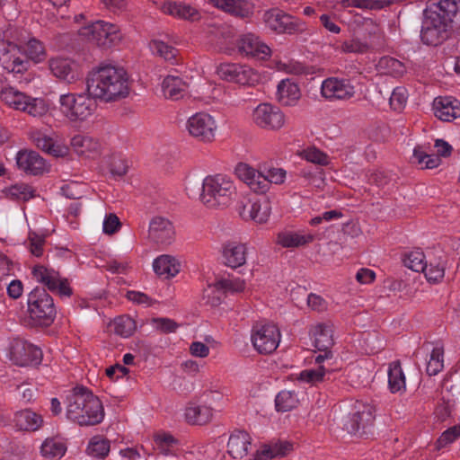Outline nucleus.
<instances>
[{
  "mask_svg": "<svg viewBox=\"0 0 460 460\" xmlns=\"http://www.w3.org/2000/svg\"><path fill=\"white\" fill-rule=\"evenodd\" d=\"M86 91L94 100L114 102L125 99L130 92L127 71L112 65H100L86 77Z\"/></svg>",
  "mask_w": 460,
  "mask_h": 460,
  "instance_id": "obj_1",
  "label": "nucleus"
},
{
  "mask_svg": "<svg viewBox=\"0 0 460 460\" xmlns=\"http://www.w3.org/2000/svg\"><path fill=\"white\" fill-rule=\"evenodd\" d=\"M66 416L82 427L100 424L105 416L101 400L89 389L75 386L66 396Z\"/></svg>",
  "mask_w": 460,
  "mask_h": 460,
  "instance_id": "obj_2",
  "label": "nucleus"
},
{
  "mask_svg": "<svg viewBox=\"0 0 460 460\" xmlns=\"http://www.w3.org/2000/svg\"><path fill=\"white\" fill-rule=\"evenodd\" d=\"M235 194L236 187L230 176L211 174L202 181L200 201L208 208H224L232 203Z\"/></svg>",
  "mask_w": 460,
  "mask_h": 460,
  "instance_id": "obj_3",
  "label": "nucleus"
},
{
  "mask_svg": "<svg viewBox=\"0 0 460 460\" xmlns=\"http://www.w3.org/2000/svg\"><path fill=\"white\" fill-rule=\"evenodd\" d=\"M78 32L87 40L103 49L118 46L123 40V33L119 26L102 20L82 27Z\"/></svg>",
  "mask_w": 460,
  "mask_h": 460,
  "instance_id": "obj_4",
  "label": "nucleus"
},
{
  "mask_svg": "<svg viewBox=\"0 0 460 460\" xmlns=\"http://www.w3.org/2000/svg\"><path fill=\"white\" fill-rule=\"evenodd\" d=\"M93 100L88 93L62 94L58 101L59 110L70 122H82L92 116L95 108Z\"/></svg>",
  "mask_w": 460,
  "mask_h": 460,
  "instance_id": "obj_5",
  "label": "nucleus"
},
{
  "mask_svg": "<svg viewBox=\"0 0 460 460\" xmlns=\"http://www.w3.org/2000/svg\"><path fill=\"white\" fill-rule=\"evenodd\" d=\"M28 310L32 319L45 325L50 324L57 314L53 298L41 288H36L29 294Z\"/></svg>",
  "mask_w": 460,
  "mask_h": 460,
  "instance_id": "obj_6",
  "label": "nucleus"
},
{
  "mask_svg": "<svg viewBox=\"0 0 460 460\" xmlns=\"http://www.w3.org/2000/svg\"><path fill=\"white\" fill-rule=\"evenodd\" d=\"M266 26L279 34H300L306 31V24L302 20L272 8L263 13Z\"/></svg>",
  "mask_w": 460,
  "mask_h": 460,
  "instance_id": "obj_7",
  "label": "nucleus"
},
{
  "mask_svg": "<svg viewBox=\"0 0 460 460\" xmlns=\"http://www.w3.org/2000/svg\"><path fill=\"white\" fill-rule=\"evenodd\" d=\"M34 279L44 285L49 291L60 297H70L73 289L67 279L62 278L58 271L43 265H35L31 270Z\"/></svg>",
  "mask_w": 460,
  "mask_h": 460,
  "instance_id": "obj_8",
  "label": "nucleus"
},
{
  "mask_svg": "<svg viewBox=\"0 0 460 460\" xmlns=\"http://www.w3.org/2000/svg\"><path fill=\"white\" fill-rule=\"evenodd\" d=\"M30 139L43 152L54 157H66L69 155V146L65 140L55 131L48 133L43 129H31Z\"/></svg>",
  "mask_w": 460,
  "mask_h": 460,
  "instance_id": "obj_9",
  "label": "nucleus"
},
{
  "mask_svg": "<svg viewBox=\"0 0 460 460\" xmlns=\"http://www.w3.org/2000/svg\"><path fill=\"white\" fill-rule=\"evenodd\" d=\"M309 333L314 346L323 352L315 357V363L331 361L333 356L331 349L334 345L333 324L331 322L317 323L310 327Z\"/></svg>",
  "mask_w": 460,
  "mask_h": 460,
  "instance_id": "obj_10",
  "label": "nucleus"
},
{
  "mask_svg": "<svg viewBox=\"0 0 460 460\" xmlns=\"http://www.w3.org/2000/svg\"><path fill=\"white\" fill-rule=\"evenodd\" d=\"M280 331L273 323L256 324L251 334L253 348L261 354L273 352L280 342Z\"/></svg>",
  "mask_w": 460,
  "mask_h": 460,
  "instance_id": "obj_11",
  "label": "nucleus"
},
{
  "mask_svg": "<svg viewBox=\"0 0 460 460\" xmlns=\"http://www.w3.org/2000/svg\"><path fill=\"white\" fill-rule=\"evenodd\" d=\"M356 95V87L351 79L330 76L321 84V96L328 102L349 101Z\"/></svg>",
  "mask_w": 460,
  "mask_h": 460,
  "instance_id": "obj_12",
  "label": "nucleus"
},
{
  "mask_svg": "<svg viewBox=\"0 0 460 460\" xmlns=\"http://www.w3.org/2000/svg\"><path fill=\"white\" fill-rule=\"evenodd\" d=\"M252 120L260 128L278 131L285 126L286 115L279 107L264 102L254 108Z\"/></svg>",
  "mask_w": 460,
  "mask_h": 460,
  "instance_id": "obj_13",
  "label": "nucleus"
},
{
  "mask_svg": "<svg viewBox=\"0 0 460 460\" xmlns=\"http://www.w3.org/2000/svg\"><path fill=\"white\" fill-rule=\"evenodd\" d=\"M186 129L192 137L208 143L215 139L217 123L210 114L197 112L187 119Z\"/></svg>",
  "mask_w": 460,
  "mask_h": 460,
  "instance_id": "obj_14",
  "label": "nucleus"
},
{
  "mask_svg": "<svg viewBox=\"0 0 460 460\" xmlns=\"http://www.w3.org/2000/svg\"><path fill=\"white\" fill-rule=\"evenodd\" d=\"M374 420L375 407L369 403L357 402L352 411L344 420L343 426L350 434H360L373 425Z\"/></svg>",
  "mask_w": 460,
  "mask_h": 460,
  "instance_id": "obj_15",
  "label": "nucleus"
},
{
  "mask_svg": "<svg viewBox=\"0 0 460 460\" xmlns=\"http://www.w3.org/2000/svg\"><path fill=\"white\" fill-rule=\"evenodd\" d=\"M220 79L242 85H254L260 81L259 74L246 65L222 63L217 67Z\"/></svg>",
  "mask_w": 460,
  "mask_h": 460,
  "instance_id": "obj_16",
  "label": "nucleus"
},
{
  "mask_svg": "<svg viewBox=\"0 0 460 460\" xmlns=\"http://www.w3.org/2000/svg\"><path fill=\"white\" fill-rule=\"evenodd\" d=\"M2 52V66L8 73L22 75L30 67V61L17 43L7 40L0 47Z\"/></svg>",
  "mask_w": 460,
  "mask_h": 460,
  "instance_id": "obj_17",
  "label": "nucleus"
},
{
  "mask_svg": "<svg viewBox=\"0 0 460 460\" xmlns=\"http://www.w3.org/2000/svg\"><path fill=\"white\" fill-rule=\"evenodd\" d=\"M451 25L425 13L420 31V40L427 46L437 47L450 36Z\"/></svg>",
  "mask_w": 460,
  "mask_h": 460,
  "instance_id": "obj_18",
  "label": "nucleus"
},
{
  "mask_svg": "<svg viewBox=\"0 0 460 460\" xmlns=\"http://www.w3.org/2000/svg\"><path fill=\"white\" fill-rule=\"evenodd\" d=\"M41 356V350L27 341L15 339L10 342L8 358L17 366L26 367L39 364Z\"/></svg>",
  "mask_w": 460,
  "mask_h": 460,
  "instance_id": "obj_19",
  "label": "nucleus"
},
{
  "mask_svg": "<svg viewBox=\"0 0 460 460\" xmlns=\"http://www.w3.org/2000/svg\"><path fill=\"white\" fill-rule=\"evenodd\" d=\"M271 209V202L267 198L248 199L237 208L238 214L243 220H251L256 224L268 222Z\"/></svg>",
  "mask_w": 460,
  "mask_h": 460,
  "instance_id": "obj_20",
  "label": "nucleus"
},
{
  "mask_svg": "<svg viewBox=\"0 0 460 460\" xmlns=\"http://www.w3.org/2000/svg\"><path fill=\"white\" fill-rule=\"evenodd\" d=\"M237 178L245 183L252 191L265 194L269 191V183L264 174L245 163H239L234 168Z\"/></svg>",
  "mask_w": 460,
  "mask_h": 460,
  "instance_id": "obj_21",
  "label": "nucleus"
},
{
  "mask_svg": "<svg viewBox=\"0 0 460 460\" xmlns=\"http://www.w3.org/2000/svg\"><path fill=\"white\" fill-rule=\"evenodd\" d=\"M18 168L30 175H42L49 172V164L37 152L32 150L19 151L16 155Z\"/></svg>",
  "mask_w": 460,
  "mask_h": 460,
  "instance_id": "obj_22",
  "label": "nucleus"
},
{
  "mask_svg": "<svg viewBox=\"0 0 460 460\" xmlns=\"http://www.w3.org/2000/svg\"><path fill=\"white\" fill-rule=\"evenodd\" d=\"M70 146L75 155L86 159H94L102 152L100 141L88 135H75L70 140Z\"/></svg>",
  "mask_w": 460,
  "mask_h": 460,
  "instance_id": "obj_23",
  "label": "nucleus"
},
{
  "mask_svg": "<svg viewBox=\"0 0 460 460\" xmlns=\"http://www.w3.org/2000/svg\"><path fill=\"white\" fill-rule=\"evenodd\" d=\"M240 53L264 59L270 55V49L252 33L241 36L237 41Z\"/></svg>",
  "mask_w": 460,
  "mask_h": 460,
  "instance_id": "obj_24",
  "label": "nucleus"
},
{
  "mask_svg": "<svg viewBox=\"0 0 460 460\" xmlns=\"http://www.w3.org/2000/svg\"><path fill=\"white\" fill-rule=\"evenodd\" d=\"M302 96L299 85L290 79L281 80L277 86L276 99L285 107L297 105Z\"/></svg>",
  "mask_w": 460,
  "mask_h": 460,
  "instance_id": "obj_25",
  "label": "nucleus"
},
{
  "mask_svg": "<svg viewBox=\"0 0 460 460\" xmlns=\"http://www.w3.org/2000/svg\"><path fill=\"white\" fill-rule=\"evenodd\" d=\"M435 116L443 121H452L460 117V102L452 97H438L434 100Z\"/></svg>",
  "mask_w": 460,
  "mask_h": 460,
  "instance_id": "obj_26",
  "label": "nucleus"
},
{
  "mask_svg": "<svg viewBox=\"0 0 460 460\" xmlns=\"http://www.w3.org/2000/svg\"><path fill=\"white\" fill-rule=\"evenodd\" d=\"M174 236V229L172 223L161 217L152 219L149 225V238L161 244H168Z\"/></svg>",
  "mask_w": 460,
  "mask_h": 460,
  "instance_id": "obj_27",
  "label": "nucleus"
},
{
  "mask_svg": "<svg viewBox=\"0 0 460 460\" xmlns=\"http://www.w3.org/2000/svg\"><path fill=\"white\" fill-rule=\"evenodd\" d=\"M222 255L226 266L236 269L245 264L247 247L244 243L228 242L223 246Z\"/></svg>",
  "mask_w": 460,
  "mask_h": 460,
  "instance_id": "obj_28",
  "label": "nucleus"
},
{
  "mask_svg": "<svg viewBox=\"0 0 460 460\" xmlns=\"http://www.w3.org/2000/svg\"><path fill=\"white\" fill-rule=\"evenodd\" d=\"M161 11L164 14L171 15L174 18L192 22L200 18V13L198 9L190 4L181 2L165 1L161 5Z\"/></svg>",
  "mask_w": 460,
  "mask_h": 460,
  "instance_id": "obj_29",
  "label": "nucleus"
},
{
  "mask_svg": "<svg viewBox=\"0 0 460 460\" xmlns=\"http://www.w3.org/2000/svg\"><path fill=\"white\" fill-rule=\"evenodd\" d=\"M457 10L458 5L455 0H440L431 2L425 13L451 25Z\"/></svg>",
  "mask_w": 460,
  "mask_h": 460,
  "instance_id": "obj_30",
  "label": "nucleus"
},
{
  "mask_svg": "<svg viewBox=\"0 0 460 460\" xmlns=\"http://www.w3.org/2000/svg\"><path fill=\"white\" fill-rule=\"evenodd\" d=\"M316 367L305 369L298 374L297 380L311 385H316L329 380V376L333 372L331 361L315 363Z\"/></svg>",
  "mask_w": 460,
  "mask_h": 460,
  "instance_id": "obj_31",
  "label": "nucleus"
},
{
  "mask_svg": "<svg viewBox=\"0 0 460 460\" xmlns=\"http://www.w3.org/2000/svg\"><path fill=\"white\" fill-rule=\"evenodd\" d=\"M49 66L52 75L60 80L72 83L77 78L75 65L69 58H51L49 61Z\"/></svg>",
  "mask_w": 460,
  "mask_h": 460,
  "instance_id": "obj_32",
  "label": "nucleus"
},
{
  "mask_svg": "<svg viewBox=\"0 0 460 460\" xmlns=\"http://www.w3.org/2000/svg\"><path fill=\"white\" fill-rule=\"evenodd\" d=\"M251 437L245 431L234 432L227 443L228 454L234 459H243L251 447Z\"/></svg>",
  "mask_w": 460,
  "mask_h": 460,
  "instance_id": "obj_33",
  "label": "nucleus"
},
{
  "mask_svg": "<svg viewBox=\"0 0 460 460\" xmlns=\"http://www.w3.org/2000/svg\"><path fill=\"white\" fill-rule=\"evenodd\" d=\"M154 271L165 279L175 277L181 270L180 261L173 256L163 254L153 261Z\"/></svg>",
  "mask_w": 460,
  "mask_h": 460,
  "instance_id": "obj_34",
  "label": "nucleus"
},
{
  "mask_svg": "<svg viewBox=\"0 0 460 460\" xmlns=\"http://www.w3.org/2000/svg\"><path fill=\"white\" fill-rule=\"evenodd\" d=\"M388 388L393 394H403L406 391V377L400 360H394L388 365Z\"/></svg>",
  "mask_w": 460,
  "mask_h": 460,
  "instance_id": "obj_35",
  "label": "nucleus"
},
{
  "mask_svg": "<svg viewBox=\"0 0 460 460\" xmlns=\"http://www.w3.org/2000/svg\"><path fill=\"white\" fill-rule=\"evenodd\" d=\"M14 422L20 430L36 431L42 427L43 418L37 412L26 409L15 413Z\"/></svg>",
  "mask_w": 460,
  "mask_h": 460,
  "instance_id": "obj_36",
  "label": "nucleus"
},
{
  "mask_svg": "<svg viewBox=\"0 0 460 460\" xmlns=\"http://www.w3.org/2000/svg\"><path fill=\"white\" fill-rule=\"evenodd\" d=\"M216 7L235 16L248 17L252 13V5L246 0H209Z\"/></svg>",
  "mask_w": 460,
  "mask_h": 460,
  "instance_id": "obj_37",
  "label": "nucleus"
},
{
  "mask_svg": "<svg viewBox=\"0 0 460 460\" xmlns=\"http://www.w3.org/2000/svg\"><path fill=\"white\" fill-rule=\"evenodd\" d=\"M293 449V445L288 441H279L265 445L257 451L253 460H271L288 455Z\"/></svg>",
  "mask_w": 460,
  "mask_h": 460,
  "instance_id": "obj_38",
  "label": "nucleus"
},
{
  "mask_svg": "<svg viewBox=\"0 0 460 460\" xmlns=\"http://www.w3.org/2000/svg\"><path fill=\"white\" fill-rule=\"evenodd\" d=\"M187 87V84L181 78L174 75L166 76L162 84L164 96L172 100L183 97Z\"/></svg>",
  "mask_w": 460,
  "mask_h": 460,
  "instance_id": "obj_39",
  "label": "nucleus"
},
{
  "mask_svg": "<svg viewBox=\"0 0 460 460\" xmlns=\"http://www.w3.org/2000/svg\"><path fill=\"white\" fill-rule=\"evenodd\" d=\"M213 417V409L208 405L190 404L185 410V419L190 424H206Z\"/></svg>",
  "mask_w": 460,
  "mask_h": 460,
  "instance_id": "obj_40",
  "label": "nucleus"
},
{
  "mask_svg": "<svg viewBox=\"0 0 460 460\" xmlns=\"http://www.w3.org/2000/svg\"><path fill=\"white\" fill-rule=\"evenodd\" d=\"M314 236L311 234H303L300 232L285 231L277 236V243L282 247L296 248L311 243Z\"/></svg>",
  "mask_w": 460,
  "mask_h": 460,
  "instance_id": "obj_41",
  "label": "nucleus"
},
{
  "mask_svg": "<svg viewBox=\"0 0 460 460\" xmlns=\"http://www.w3.org/2000/svg\"><path fill=\"white\" fill-rule=\"evenodd\" d=\"M4 193L13 200L28 201L36 196V190L28 183L17 182L6 188Z\"/></svg>",
  "mask_w": 460,
  "mask_h": 460,
  "instance_id": "obj_42",
  "label": "nucleus"
},
{
  "mask_svg": "<svg viewBox=\"0 0 460 460\" xmlns=\"http://www.w3.org/2000/svg\"><path fill=\"white\" fill-rule=\"evenodd\" d=\"M66 452V443L58 438H46L41 447L40 453L46 458H61Z\"/></svg>",
  "mask_w": 460,
  "mask_h": 460,
  "instance_id": "obj_43",
  "label": "nucleus"
},
{
  "mask_svg": "<svg viewBox=\"0 0 460 460\" xmlns=\"http://www.w3.org/2000/svg\"><path fill=\"white\" fill-rule=\"evenodd\" d=\"M27 98L28 95L13 87H4L0 92V100L8 107L20 111Z\"/></svg>",
  "mask_w": 460,
  "mask_h": 460,
  "instance_id": "obj_44",
  "label": "nucleus"
},
{
  "mask_svg": "<svg viewBox=\"0 0 460 460\" xmlns=\"http://www.w3.org/2000/svg\"><path fill=\"white\" fill-rule=\"evenodd\" d=\"M156 449L164 456H177L179 452L178 440L167 433L155 436Z\"/></svg>",
  "mask_w": 460,
  "mask_h": 460,
  "instance_id": "obj_45",
  "label": "nucleus"
},
{
  "mask_svg": "<svg viewBox=\"0 0 460 460\" xmlns=\"http://www.w3.org/2000/svg\"><path fill=\"white\" fill-rule=\"evenodd\" d=\"M444 346L437 343L430 352L426 371L429 376H436L444 368Z\"/></svg>",
  "mask_w": 460,
  "mask_h": 460,
  "instance_id": "obj_46",
  "label": "nucleus"
},
{
  "mask_svg": "<svg viewBox=\"0 0 460 460\" xmlns=\"http://www.w3.org/2000/svg\"><path fill=\"white\" fill-rule=\"evenodd\" d=\"M21 111L34 118H42L49 112V105L44 99L28 96Z\"/></svg>",
  "mask_w": 460,
  "mask_h": 460,
  "instance_id": "obj_47",
  "label": "nucleus"
},
{
  "mask_svg": "<svg viewBox=\"0 0 460 460\" xmlns=\"http://www.w3.org/2000/svg\"><path fill=\"white\" fill-rule=\"evenodd\" d=\"M299 400L294 391H281L275 399V406L278 411H289L297 407Z\"/></svg>",
  "mask_w": 460,
  "mask_h": 460,
  "instance_id": "obj_48",
  "label": "nucleus"
},
{
  "mask_svg": "<svg viewBox=\"0 0 460 460\" xmlns=\"http://www.w3.org/2000/svg\"><path fill=\"white\" fill-rule=\"evenodd\" d=\"M86 452L93 457L102 459L110 452V442L101 436H94L90 439Z\"/></svg>",
  "mask_w": 460,
  "mask_h": 460,
  "instance_id": "obj_49",
  "label": "nucleus"
},
{
  "mask_svg": "<svg viewBox=\"0 0 460 460\" xmlns=\"http://www.w3.org/2000/svg\"><path fill=\"white\" fill-rule=\"evenodd\" d=\"M136 327L135 321L127 315L115 318L111 324L113 332L123 338L131 336L136 331Z\"/></svg>",
  "mask_w": 460,
  "mask_h": 460,
  "instance_id": "obj_50",
  "label": "nucleus"
},
{
  "mask_svg": "<svg viewBox=\"0 0 460 460\" xmlns=\"http://www.w3.org/2000/svg\"><path fill=\"white\" fill-rule=\"evenodd\" d=\"M413 157L422 168L427 169L437 168L441 163L438 155L428 154L423 146H418L414 148Z\"/></svg>",
  "mask_w": 460,
  "mask_h": 460,
  "instance_id": "obj_51",
  "label": "nucleus"
},
{
  "mask_svg": "<svg viewBox=\"0 0 460 460\" xmlns=\"http://www.w3.org/2000/svg\"><path fill=\"white\" fill-rule=\"evenodd\" d=\"M377 66L383 73L395 77L402 75L405 72L404 65L401 61L391 57L381 58L378 61Z\"/></svg>",
  "mask_w": 460,
  "mask_h": 460,
  "instance_id": "obj_52",
  "label": "nucleus"
},
{
  "mask_svg": "<svg viewBox=\"0 0 460 460\" xmlns=\"http://www.w3.org/2000/svg\"><path fill=\"white\" fill-rule=\"evenodd\" d=\"M403 263L405 267L417 272H422L427 268L425 255L419 249L408 252L403 259Z\"/></svg>",
  "mask_w": 460,
  "mask_h": 460,
  "instance_id": "obj_53",
  "label": "nucleus"
},
{
  "mask_svg": "<svg viewBox=\"0 0 460 460\" xmlns=\"http://www.w3.org/2000/svg\"><path fill=\"white\" fill-rule=\"evenodd\" d=\"M149 46L151 51L154 54L164 58L167 61H172L176 58L177 49L163 40H153Z\"/></svg>",
  "mask_w": 460,
  "mask_h": 460,
  "instance_id": "obj_54",
  "label": "nucleus"
},
{
  "mask_svg": "<svg viewBox=\"0 0 460 460\" xmlns=\"http://www.w3.org/2000/svg\"><path fill=\"white\" fill-rule=\"evenodd\" d=\"M24 55L28 60L31 59L36 63H39L45 58L46 53L42 43L33 38L27 42L26 48L24 49Z\"/></svg>",
  "mask_w": 460,
  "mask_h": 460,
  "instance_id": "obj_55",
  "label": "nucleus"
},
{
  "mask_svg": "<svg viewBox=\"0 0 460 460\" xmlns=\"http://www.w3.org/2000/svg\"><path fill=\"white\" fill-rule=\"evenodd\" d=\"M216 288L228 293H239L245 289V281L240 278L223 279L216 283Z\"/></svg>",
  "mask_w": 460,
  "mask_h": 460,
  "instance_id": "obj_56",
  "label": "nucleus"
},
{
  "mask_svg": "<svg viewBox=\"0 0 460 460\" xmlns=\"http://www.w3.org/2000/svg\"><path fill=\"white\" fill-rule=\"evenodd\" d=\"M277 69L290 75H303L306 73V67L300 62L290 60H280L277 63Z\"/></svg>",
  "mask_w": 460,
  "mask_h": 460,
  "instance_id": "obj_57",
  "label": "nucleus"
},
{
  "mask_svg": "<svg viewBox=\"0 0 460 460\" xmlns=\"http://www.w3.org/2000/svg\"><path fill=\"white\" fill-rule=\"evenodd\" d=\"M338 49L343 53H365L368 45L358 38H352L343 41Z\"/></svg>",
  "mask_w": 460,
  "mask_h": 460,
  "instance_id": "obj_58",
  "label": "nucleus"
},
{
  "mask_svg": "<svg viewBox=\"0 0 460 460\" xmlns=\"http://www.w3.org/2000/svg\"><path fill=\"white\" fill-rule=\"evenodd\" d=\"M422 272H424L425 277L429 282H440L445 276V264L440 261L436 263L430 262Z\"/></svg>",
  "mask_w": 460,
  "mask_h": 460,
  "instance_id": "obj_59",
  "label": "nucleus"
},
{
  "mask_svg": "<svg viewBox=\"0 0 460 460\" xmlns=\"http://www.w3.org/2000/svg\"><path fill=\"white\" fill-rule=\"evenodd\" d=\"M303 157L313 164L326 165L329 164V156L315 147H308L303 151Z\"/></svg>",
  "mask_w": 460,
  "mask_h": 460,
  "instance_id": "obj_60",
  "label": "nucleus"
},
{
  "mask_svg": "<svg viewBox=\"0 0 460 460\" xmlns=\"http://www.w3.org/2000/svg\"><path fill=\"white\" fill-rule=\"evenodd\" d=\"M45 237L35 233H30L28 236V248L31 253L36 257L43 255Z\"/></svg>",
  "mask_w": 460,
  "mask_h": 460,
  "instance_id": "obj_61",
  "label": "nucleus"
},
{
  "mask_svg": "<svg viewBox=\"0 0 460 460\" xmlns=\"http://www.w3.org/2000/svg\"><path fill=\"white\" fill-rule=\"evenodd\" d=\"M407 90L404 87H396L390 96V105L394 111H401L407 102Z\"/></svg>",
  "mask_w": 460,
  "mask_h": 460,
  "instance_id": "obj_62",
  "label": "nucleus"
},
{
  "mask_svg": "<svg viewBox=\"0 0 460 460\" xmlns=\"http://www.w3.org/2000/svg\"><path fill=\"white\" fill-rule=\"evenodd\" d=\"M13 273V262L4 254H0V290L6 286L5 279Z\"/></svg>",
  "mask_w": 460,
  "mask_h": 460,
  "instance_id": "obj_63",
  "label": "nucleus"
},
{
  "mask_svg": "<svg viewBox=\"0 0 460 460\" xmlns=\"http://www.w3.org/2000/svg\"><path fill=\"white\" fill-rule=\"evenodd\" d=\"M460 438V424L446 429L438 439V447H443Z\"/></svg>",
  "mask_w": 460,
  "mask_h": 460,
  "instance_id": "obj_64",
  "label": "nucleus"
}]
</instances>
